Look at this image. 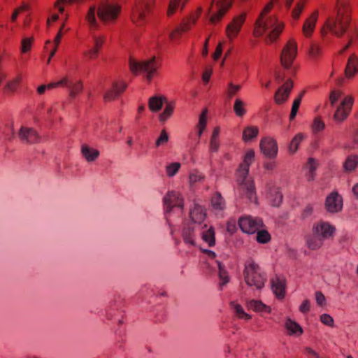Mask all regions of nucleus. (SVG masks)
I'll return each mask as SVG.
<instances>
[{"instance_id":"32","label":"nucleus","mask_w":358,"mask_h":358,"mask_svg":"<svg viewBox=\"0 0 358 358\" xmlns=\"http://www.w3.org/2000/svg\"><path fill=\"white\" fill-rule=\"evenodd\" d=\"M285 328L288 330L289 335H301L303 333V329L295 321L288 318L285 324Z\"/></svg>"},{"instance_id":"37","label":"nucleus","mask_w":358,"mask_h":358,"mask_svg":"<svg viewBox=\"0 0 358 358\" xmlns=\"http://www.w3.org/2000/svg\"><path fill=\"white\" fill-rule=\"evenodd\" d=\"M203 241L208 244L210 247H213L215 244V230L213 227L201 233Z\"/></svg>"},{"instance_id":"19","label":"nucleus","mask_w":358,"mask_h":358,"mask_svg":"<svg viewBox=\"0 0 358 358\" xmlns=\"http://www.w3.org/2000/svg\"><path fill=\"white\" fill-rule=\"evenodd\" d=\"M293 87V83L288 80L282 87H280L275 94V101L277 104H282L288 98L289 93Z\"/></svg>"},{"instance_id":"62","label":"nucleus","mask_w":358,"mask_h":358,"mask_svg":"<svg viewBox=\"0 0 358 358\" xmlns=\"http://www.w3.org/2000/svg\"><path fill=\"white\" fill-rule=\"evenodd\" d=\"M313 213V206L312 204H308L301 213V217L306 219L310 217Z\"/></svg>"},{"instance_id":"30","label":"nucleus","mask_w":358,"mask_h":358,"mask_svg":"<svg viewBox=\"0 0 358 358\" xmlns=\"http://www.w3.org/2000/svg\"><path fill=\"white\" fill-rule=\"evenodd\" d=\"M81 152L83 157L88 162H92L96 160L99 155V151L89 147L87 145H83L81 148Z\"/></svg>"},{"instance_id":"44","label":"nucleus","mask_w":358,"mask_h":358,"mask_svg":"<svg viewBox=\"0 0 358 358\" xmlns=\"http://www.w3.org/2000/svg\"><path fill=\"white\" fill-rule=\"evenodd\" d=\"M1 131L4 138L8 141H12L15 137L13 124L12 122L6 123Z\"/></svg>"},{"instance_id":"48","label":"nucleus","mask_w":358,"mask_h":358,"mask_svg":"<svg viewBox=\"0 0 358 358\" xmlns=\"http://www.w3.org/2000/svg\"><path fill=\"white\" fill-rule=\"evenodd\" d=\"M256 240L259 243H267L271 240V235L268 231L259 229L257 231Z\"/></svg>"},{"instance_id":"59","label":"nucleus","mask_w":358,"mask_h":358,"mask_svg":"<svg viewBox=\"0 0 358 358\" xmlns=\"http://www.w3.org/2000/svg\"><path fill=\"white\" fill-rule=\"evenodd\" d=\"M220 141L219 140L210 139L209 144V152L210 154L213 152H217L220 148Z\"/></svg>"},{"instance_id":"5","label":"nucleus","mask_w":358,"mask_h":358,"mask_svg":"<svg viewBox=\"0 0 358 358\" xmlns=\"http://www.w3.org/2000/svg\"><path fill=\"white\" fill-rule=\"evenodd\" d=\"M155 5V0H138L132 9L131 20L137 26H141L147 22L148 14Z\"/></svg>"},{"instance_id":"26","label":"nucleus","mask_w":358,"mask_h":358,"mask_svg":"<svg viewBox=\"0 0 358 358\" xmlns=\"http://www.w3.org/2000/svg\"><path fill=\"white\" fill-rule=\"evenodd\" d=\"M306 242L307 247L312 250L320 249L324 244L323 240L313 232L306 236Z\"/></svg>"},{"instance_id":"8","label":"nucleus","mask_w":358,"mask_h":358,"mask_svg":"<svg viewBox=\"0 0 358 358\" xmlns=\"http://www.w3.org/2000/svg\"><path fill=\"white\" fill-rule=\"evenodd\" d=\"M296 55V42L293 39H290L283 48L280 55V62L282 66L286 69H290Z\"/></svg>"},{"instance_id":"49","label":"nucleus","mask_w":358,"mask_h":358,"mask_svg":"<svg viewBox=\"0 0 358 358\" xmlns=\"http://www.w3.org/2000/svg\"><path fill=\"white\" fill-rule=\"evenodd\" d=\"M21 77L17 76L13 80L8 82L3 88L5 93L14 92L21 81Z\"/></svg>"},{"instance_id":"60","label":"nucleus","mask_w":358,"mask_h":358,"mask_svg":"<svg viewBox=\"0 0 358 358\" xmlns=\"http://www.w3.org/2000/svg\"><path fill=\"white\" fill-rule=\"evenodd\" d=\"M180 0H171L169 3L167 14L168 15H171L173 14L176 8L178 7L180 4Z\"/></svg>"},{"instance_id":"13","label":"nucleus","mask_w":358,"mask_h":358,"mask_svg":"<svg viewBox=\"0 0 358 358\" xmlns=\"http://www.w3.org/2000/svg\"><path fill=\"white\" fill-rule=\"evenodd\" d=\"M325 208L331 213H338L343 208V198L337 192L329 194L325 200Z\"/></svg>"},{"instance_id":"22","label":"nucleus","mask_w":358,"mask_h":358,"mask_svg":"<svg viewBox=\"0 0 358 358\" xmlns=\"http://www.w3.org/2000/svg\"><path fill=\"white\" fill-rule=\"evenodd\" d=\"M94 45L90 47L89 50L84 52V55L88 57L89 59H94L97 57L99 50L101 49L102 45L105 41L103 36H92Z\"/></svg>"},{"instance_id":"36","label":"nucleus","mask_w":358,"mask_h":358,"mask_svg":"<svg viewBox=\"0 0 358 358\" xmlns=\"http://www.w3.org/2000/svg\"><path fill=\"white\" fill-rule=\"evenodd\" d=\"M245 105L246 103L242 99H236L233 110L237 117H242L246 114Z\"/></svg>"},{"instance_id":"15","label":"nucleus","mask_w":358,"mask_h":358,"mask_svg":"<svg viewBox=\"0 0 358 358\" xmlns=\"http://www.w3.org/2000/svg\"><path fill=\"white\" fill-rule=\"evenodd\" d=\"M245 13H242L235 17L232 22L227 25L226 32L227 36L230 39L234 38L238 35L243 24L245 22Z\"/></svg>"},{"instance_id":"52","label":"nucleus","mask_w":358,"mask_h":358,"mask_svg":"<svg viewBox=\"0 0 358 358\" xmlns=\"http://www.w3.org/2000/svg\"><path fill=\"white\" fill-rule=\"evenodd\" d=\"M304 5H305V1L298 2L296 3L295 8L292 10V17L295 20H297L299 18L300 15L304 8Z\"/></svg>"},{"instance_id":"57","label":"nucleus","mask_w":358,"mask_h":358,"mask_svg":"<svg viewBox=\"0 0 358 358\" xmlns=\"http://www.w3.org/2000/svg\"><path fill=\"white\" fill-rule=\"evenodd\" d=\"M341 92L332 90L329 95V101L331 106H334L341 96Z\"/></svg>"},{"instance_id":"46","label":"nucleus","mask_w":358,"mask_h":358,"mask_svg":"<svg viewBox=\"0 0 358 358\" xmlns=\"http://www.w3.org/2000/svg\"><path fill=\"white\" fill-rule=\"evenodd\" d=\"M67 83V78L65 77V78H62L59 82L52 83L48 84V85H40L37 88V92L39 94H44V92H45V90L47 89H52L54 87L59 86V85H63L64 83Z\"/></svg>"},{"instance_id":"35","label":"nucleus","mask_w":358,"mask_h":358,"mask_svg":"<svg viewBox=\"0 0 358 358\" xmlns=\"http://www.w3.org/2000/svg\"><path fill=\"white\" fill-rule=\"evenodd\" d=\"M96 8L95 6H90L87 15L86 20L89 23L90 27L91 30L96 29L98 28V23L96 20Z\"/></svg>"},{"instance_id":"12","label":"nucleus","mask_w":358,"mask_h":358,"mask_svg":"<svg viewBox=\"0 0 358 358\" xmlns=\"http://www.w3.org/2000/svg\"><path fill=\"white\" fill-rule=\"evenodd\" d=\"M259 148L266 158L274 159L278 155L277 142L271 137L262 138L259 143Z\"/></svg>"},{"instance_id":"45","label":"nucleus","mask_w":358,"mask_h":358,"mask_svg":"<svg viewBox=\"0 0 358 358\" xmlns=\"http://www.w3.org/2000/svg\"><path fill=\"white\" fill-rule=\"evenodd\" d=\"M230 305H231V308H233L236 315L240 319H244L245 320H249L251 319V316L244 311L243 307L241 305L237 304L233 301L231 302Z\"/></svg>"},{"instance_id":"50","label":"nucleus","mask_w":358,"mask_h":358,"mask_svg":"<svg viewBox=\"0 0 358 358\" xmlns=\"http://www.w3.org/2000/svg\"><path fill=\"white\" fill-rule=\"evenodd\" d=\"M64 26V24H63L62 25V27H60L59 31H58L57 34L56 35V36H55V38L54 39L55 47L53 48V49L51 50V52L50 53V57H49V58L48 59V62H47L48 64L50 63L51 58L55 55V53L57 52V46L59 44L60 40H61L62 36V30Z\"/></svg>"},{"instance_id":"18","label":"nucleus","mask_w":358,"mask_h":358,"mask_svg":"<svg viewBox=\"0 0 358 358\" xmlns=\"http://www.w3.org/2000/svg\"><path fill=\"white\" fill-rule=\"evenodd\" d=\"M271 288L276 298L284 299L285 296L286 280L276 275L271 280Z\"/></svg>"},{"instance_id":"58","label":"nucleus","mask_w":358,"mask_h":358,"mask_svg":"<svg viewBox=\"0 0 358 358\" xmlns=\"http://www.w3.org/2000/svg\"><path fill=\"white\" fill-rule=\"evenodd\" d=\"M32 39L30 38H24L22 41V52L25 53L28 52L31 47Z\"/></svg>"},{"instance_id":"25","label":"nucleus","mask_w":358,"mask_h":358,"mask_svg":"<svg viewBox=\"0 0 358 358\" xmlns=\"http://www.w3.org/2000/svg\"><path fill=\"white\" fill-rule=\"evenodd\" d=\"M206 213L205 208L199 205H195L194 208L190 211V217L192 223L196 224L201 223L206 218Z\"/></svg>"},{"instance_id":"24","label":"nucleus","mask_w":358,"mask_h":358,"mask_svg":"<svg viewBox=\"0 0 358 358\" xmlns=\"http://www.w3.org/2000/svg\"><path fill=\"white\" fill-rule=\"evenodd\" d=\"M318 17V11L315 10L311 15L306 19L303 26V32L306 37H309L313 32Z\"/></svg>"},{"instance_id":"16","label":"nucleus","mask_w":358,"mask_h":358,"mask_svg":"<svg viewBox=\"0 0 358 358\" xmlns=\"http://www.w3.org/2000/svg\"><path fill=\"white\" fill-rule=\"evenodd\" d=\"M18 137L22 143L33 144L39 142L40 136L32 128L22 127L18 132Z\"/></svg>"},{"instance_id":"4","label":"nucleus","mask_w":358,"mask_h":358,"mask_svg":"<svg viewBox=\"0 0 358 358\" xmlns=\"http://www.w3.org/2000/svg\"><path fill=\"white\" fill-rule=\"evenodd\" d=\"M244 279L250 287H255L261 289L264 287L266 275L262 273L259 266L252 259L247 260L243 271Z\"/></svg>"},{"instance_id":"7","label":"nucleus","mask_w":358,"mask_h":358,"mask_svg":"<svg viewBox=\"0 0 358 358\" xmlns=\"http://www.w3.org/2000/svg\"><path fill=\"white\" fill-rule=\"evenodd\" d=\"M120 9V6L117 4L105 2L99 6L97 15L99 18L104 23H110L117 18Z\"/></svg>"},{"instance_id":"63","label":"nucleus","mask_w":358,"mask_h":358,"mask_svg":"<svg viewBox=\"0 0 358 358\" xmlns=\"http://www.w3.org/2000/svg\"><path fill=\"white\" fill-rule=\"evenodd\" d=\"M310 304L308 300H304L299 307V310L303 313H306L310 310Z\"/></svg>"},{"instance_id":"23","label":"nucleus","mask_w":358,"mask_h":358,"mask_svg":"<svg viewBox=\"0 0 358 358\" xmlns=\"http://www.w3.org/2000/svg\"><path fill=\"white\" fill-rule=\"evenodd\" d=\"M358 73V56L351 55L345 69V75L348 78H352Z\"/></svg>"},{"instance_id":"38","label":"nucleus","mask_w":358,"mask_h":358,"mask_svg":"<svg viewBox=\"0 0 358 358\" xmlns=\"http://www.w3.org/2000/svg\"><path fill=\"white\" fill-rule=\"evenodd\" d=\"M174 107V102H168L164 108V111L159 116V121L162 122H166L173 114Z\"/></svg>"},{"instance_id":"29","label":"nucleus","mask_w":358,"mask_h":358,"mask_svg":"<svg viewBox=\"0 0 358 358\" xmlns=\"http://www.w3.org/2000/svg\"><path fill=\"white\" fill-rule=\"evenodd\" d=\"M165 101H166V99L164 96H152L148 101V108L153 113L158 112L162 109L163 103Z\"/></svg>"},{"instance_id":"28","label":"nucleus","mask_w":358,"mask_h":358,"mask_svg":"<svg viewBox=\"0 0 358 358\" xmlns=\"http://www.w3.org/2000/svg\"><path fill=\"white\" fill-rule=\"evenodd\" d=\"M247 306L249 309L257 313H269L271 308L269 306L263 303L261 301L250 300L247 303Z\"/></svg>"},{"instance_id":"64","label":"nucleus","mask_w":358,"mask_h":358,"mask_svg":"<svg viewBox=\"0 0 358 358\" xmlns=\"http://www.w3.org/2000/svg\"><path fill=\"white\" fill-rule=\"evenodd\" d=\"M307 165L308 166L309 172H315L317 169V163L314 158H309L308 159Z\"/></svg>"},{"instance_id":"61","label":"nucleus","mask_w":358,"mask_h":358,"mask_svg":"<svg viewBox=\"0 0 358 358\" xmlns=\"http://www.w3.org/2000/svg\"><path fill=\"white\" fill-rule=\"evenodd\" d=\"M316 303L320 306H323L326 303V299L324 295L320 291L315 292Z\"/></svg>"},{"instance_id":"42","label":"nucleus","mask_w":358,"mask_h":358,"mask_svg":"<svg viewBox=\"0 0 358 358\" xmlns=\"http://www.w3.org/2000/svg\"><path fill=\"white\" fill-rule=\"evenodd\" d=\"M304 94H305V91H302L299 94V96L294 100V102H293L292 106V109H291V113L289 115V120L290 121L294 120V118L296 117V113L298 112L299 108L301 102L302 97L304 95Z\"/></svg>"},{"instance_id":"47","label":"nucleus","mask_w":358,"mask_h":358,"mask_svg":"<svg viewBox=\"0 0 358 358\" xmlns=\"http://www.w3.org/2000/svg\"><path fill=\"white\" fill-rule=\"evenodd\" d=\"M241 85H234L232 83L228 84L227 90L225 92L226 99L230 101L241 90Z\"/></svg>"},{"instance_id":"40","label":"nucleus","mask_w":358,"mask_h":358,"mask_svg":"<svg viewBox=\"0 0 358 358\" xmlns=\"http://www.w3.org/2000/svg\"><path fill=\"white\" fill-rule=\"evenodd\" d=\"M358 165V156L357 155H350L346 159L343 168L346 171H352L355 169Z\"/></svg>"},{"instance_id":"11","label":"nucleus","mask_w":358,"mask_h":358,"mask_svg":"<svg viewBox=\"0 0 358 358\" xmlns=\"http://www.w3.org/2000/svg\"><path fill=\"white\" fill-rule=\"evenodd\" d=\"M336 227L328 222L321 221L315 223L312 228V232L317 234L323 241L334 237L336 233Z\"/></svg>"},{"instance_id":"3","label":"nucleus","mask_w":358,"mask_h":358,"mask_svg":"<svg viewBox=\"0 0 358 358\" xmlns=\"http://www.w3.org/2000/svg\"><path fill=\"white\" fill-rule=\"evenodd\" d=\"M254 160L255 151L253 150H249L244 156L243 163H241L238 167V171L242 175V179L239 183L240 188L250 201H252L253 199H257L255 187L253 181L247 180L246 177L249 173L250 166Z\"/></svg>"},{"instance_id":"34","label":"nucleus","mask_w":358,"mask_h":358,"mask_svg":"<svg viewBox=\"0 0 358 358\" xmlns=\"http://www.w3.org/2000/svg\"><path fill=\"white\" fill-rule=\"evenodd\" d=\"M259 134V129L255 126H249L245 128L243 132V140L248 142L255 138Z\"/></svg>"},{"instance_id":"27","label":"nucleus","mask_w":358,"mask_h":358,"mask_svg":"<svg viewBox=\"0 0 358 358\" xmlns=\"http://www.w3.org/2000/svg\"><path fill=\"white\" fill-rule=\"evenodd\" d=\"M283 196L277 187H271L268 194V200L270 204L274 207H278L282 202Z\"/></svg>"},{"instance_id":"6","label":"nucleus","mask_w":358,"mask_h":358,"mask_svg":"<svg viewBox=\"0 0 358 358\" xmlns=\"http://www.w3.org/2000/svg\"><path fill=\"white\" fill-rule=\"evenodd\" d=\"M159 66L160 63L157 61L155 57L140 62H136L132 58L129 59V68L131 72L134 73L139 72L145 73L147 74L146 78L148 80H151Z\"/></svg>"},{"instance_id":"2","label":"nucleus","mask_w":358,"mask_h":358,"mask_svg":"<svg viewBox=\"0 0 358 358\" xmlns=\"http://www.w3.org/2000/svg\"><path fill=\"white\" fill-rule=\"evenodd\" d=\"M278 0H273V1L268 3L261 12L259 16L256 20L254 29V36L259 37L262 36L267 31H270L268 38L272 43L276 40L282 33L284 24L278 22L274 17H266V15L271 10L273 3Z\"/></svg>"},{"instance_id":"43","label":"nucleus","mask_w":358,"mask_h":358,"mask_svg":"<svg viewBox=\"0 0 358 358\" xmlns=\"http://www.w3.org/2000/svg\"><path fill=\"white\" fill-rule=\"evenodd\" d=\"M206 115H207V110L205 109L200 115L199 119V122L197 124V129H198L197 134H198L199 139L201 136V135L206 127V124H207Z\"/></svg>"},{"instance_id":"39","label":"nucleus","mask_w":358,"mask_h":358,"mask_svg":"<svg viewBox=\"0 0 358 358\" xmlns=\"http://www.w3.org/2000/svg\"><path fill=\"white\" fill-rule=\"evenodd\" d=\"M218 266V275L219 278L221 280L220 285V286L225 285L229 281V278L228 275V272L225 268V266L223 264H222L220 261H216Z\"/></svg>"},{"instance_id":"20","label":"nucleus","mask_w":358,"mask_h":358,"mask_svg":"<svg viewBox=\"0 0 358 358\" xmlns=\"http://www.w3.org/2000/svg\"><path fill=\"white\" fill-rule=\"evenodd\" d=\"M199 15L194 17H190L187 20L182 21V22L169 34L170 38L172 40L179 38L182 34V33L187 31L190 29L191 23L192 24L196 23V21Z\"/></svg>"},{"instance_id":"10","label":"nucleus","mask_w":358,"mask_h":358,"mask_svg":"<svg viewBox=\"0 0 358 358\" xmlns=\"http://www.w3.org/2000/svg\"><path fill=\"white\" fill-rule=\"evenodd\" d=\"M353 103L352 96H345L336 110L333 117L334 120L340 123L346 120L352 110Z\"/></svg>"},{"instance_id":"51","label":"nucleus","mask_w":358,"mask_h":358,"mask_svg":"<svg viewBox=\"0 0 358 358\" xmlns=\"http://www.w3.org/2000/svg\"><path fill=\"white\" fill-rule=\"evenodd\" d=\"M180 168V164L179 162H173L166 166V171L169 177L174 176Z\"/></svg>"},{"instance_id":"14","label":"nucleus","mask_w":358,"mask_h":358,"mask_svg":"<svg viewBox=\"0 0 358 358\" xmlns=\"http://www.w3.org/2000/svg\"><path fill=\"white\" fill-rule=\"evenodd\" d=\"M164 204L166 207V213H170L174 207L182 208L183 207V201L180 198V194L176 192H169L164 197Z\"/></svg>"},{"instance_id":"41","label":"nucleus","mask_w":358,"mask_h":358,"mask_svg":"<svg viewBox=\"0 0 358 358\" xmlns=\"http://www.w3.org/2000/svg\"><path fill=\"white\" fill-rule=\"evenodd\" d=\"M303 139V135L301 133L297 134L291 141L288 150L290 154H294L299 146V144Z\"/></svg>"},{"instance_id":"31","label":"nucleus","mask_w":358,"mask_h":358,"mask_svg":"<svg viewBox=\"0 0 358 358\" xmlns=\"http://www.w3.org/2000/svg\"><path fill=\"white\" fill-rule=\"evenodd\" d=\"M59 86H65L70 90L69 96L71 98H75L83 90V84L80 81L73 83L67 78V83Z\"/></svg>"},{"instance_id":"55","label":"nucleus","mask_w":358,"mask_h":358,"mask_svg":"<svg viewBox=\"0 0 358 358\" xmlns=\"http://www.w3.org/2000/svg\"><path fill=\"white\" fill-rule=\"evenodd\" d=\"M320 321L322 324L329 326L334 327V319L329 314L324 313L320 315Z\"/></svg>"},{"instance_id":"56","label":"nucleus","mask_w":358,"mask_h":358,"mask_svg":"<svg viewBox=\"0 0 358 358\" xmlns=\"http://www.w3.org/2000/svg\"><path fill=\"white\" fill-rule=\"evenodd\" d=\"M325 124L323 121L320 120V117H316L313 123V129L315 132H318L322 131L324 129Z\"/></svg>"},{"instance_id":"33","label":"nucleus","mask_w":358,"mask_h":358,"mask_svg":"<svg viewBox=\"0 0 358 358\" xmlns=\"http://www.w3.org/2000/svg\"><path fill=\"white\" fill-rule=\"evenodd\" d=\"M211 205L214 210H222L225 208V201L221 194L216 192L211 198Z\"/></svg>"},{"instance_id":"9","label":"nucleus","mask_w":358,"mask_h":358,"mask_svg":"<svg viewBox=\"0 0 358 358\" xmlns=\"http://www.w3.org/2000/svg\"><path fill=\"white\" fill-rule=\"evenodd\" d=\"M238 226L243 232L252 234L263 226V222L259 217H241L238 220Z\"/></svg>"},{"instance_id":"54","label":"nucleus","mask_w":358,"mask_h":358,"mask_svg":"<svg viewBox=\"0 0 358 358\" xmlns=\"http://www.w3.org/2000/svg\"><path fill=\"white\" fill-rule=\"evenodd\" d=\"M321 52L320 47L317 43H312L310 45L309 55L312 58H317L321 55Z\"/></svg>"},{"instance_id":"1","label":"nucleus","mask_w":358,"mask_h":358,"mask_svg":"<svg viewBox=\"0 0 358 358\" xmlns=\"http://www.w3.org/2000/svg\"><path fill=\"white\" fill-rule=\"evenodd\" d=\"M336 17H329L322 29L324 36L327 31L337 37L343 36L350 25L351 17L350 0H339Z\"/></svg>"},{"instance_id":"53","label":"nucleus","mask_w":358,"mask_h":358,"mask_svg":"<svg viewBox=\"0 0 358 358\" xmlns=\"http://www.w3.org/2000/svg\"><path fill=\"white\" fill-rule=\"evenodd\" d=\"M168 141H169V134L166 131V130L163 129L161 131L159 136L157 139L155 145L157 147H159L160 145H163L166 144V143H168Z\"/></svg>"},{"instance_id":"17","label":"nucleus","mask_w":358,"mask_h":358,"mask_svg":"<svg viewBox=\"0 0 358 358\" xmlns=\"http://www.w3.org/2000/svg\"><path fill=\"white\" fill-rule=\"evenodd\" d=\"M196 226L193 223H188L185 224L182 231V236L183 241L185 244L191 246H194Z\"/></svg>"},{"instance_id":"21","label":"nucleus","mask_w":358,"mask_h":358,"mask_svg":"<svg viewBox=\"0 0 358 358\" xmlns=\"http://www.w3.org/2000/svg\"><path fill=\"white\" fill-rule=\"evenodd\" d=\"M127 87V85L124 82H114L112 88L106 92L104 99L112 101L117 99L126 90Z\"/></svg>"}]
</instances>
